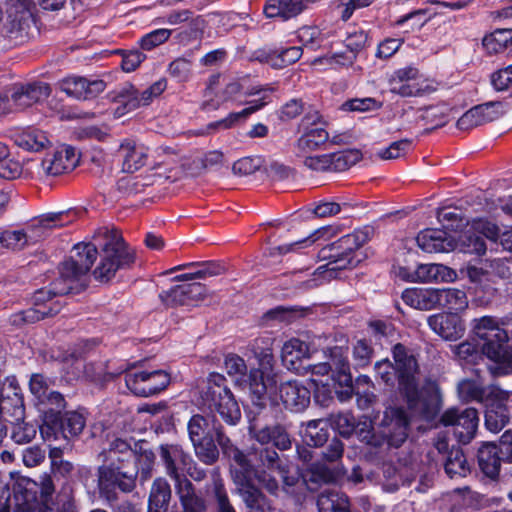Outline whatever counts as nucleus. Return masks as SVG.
<instances>
[{
    "label": "nucleus",
    "mask_w": 512,
    "mask_h": 512,
    "mask_svg": "<svg viewBox=\"0 0 512 512\" xmlns=\"http://www.w3.org/2000/svg\"><path fill=\"white\" fill-rule=\"evenodd\" d=\"M246 381L250 391L258 398H261L270 388V384L264 380L263 372L258 369H252Z\"/></svg>",
    "instance_id": "obj_63"
},
{
    "label": "nucleus",
    "mask_w": 512,
    "mask_h": 512,
    "mask_svg": "<svg viewBox=\"0 0 512 512\" xmlns=\"http://www.w3.org/2000/svg\"><path fill=\"white\" fill-rule=\"evenodd\" d=\"M14 498L21 512H32L38 505L36 483L23 479L13 489Z\"/></svg>",
    "instance_id": "obj_38"
},
{
    "label": "nucleus",
    "mask_w": 512,
    "mask_h": 512,
    "mask_svg": "<svg viewBox=\"0 0 512 512\" xmlns=\"http://www.w3.org/2000/svg\"><path fill=\"white\" fill-rule=\"evenodd\" d=\"M171 497L170 485L164 478H157L152 485L149 496V512L165 509Z\"/></svg>",
    "instance_id": "obj_47"
},
{
    "label": "nucleus",
    "mask_w": 512,
    "mask_h": 512,
    "mask_svg": "<svg viewBox=\"0 0 512 512\" xmlns=\"http://www.w3.org/2000/svg\"><path fill=\"white\" fill-rule=\"evenodd\" d=\"M331 155V171L341 172L349 169L358 163L362 158V153L358 149H348Z\"/></svg>",
    "instance_id": "obj_52"
},
{
    "label": "nucleus",
    "mask_w": 512,
    "mask_h": 512,
    "mask_svg": "<svg viewBox=\"0 0 512 512\" xmlns=\"http://www.w3.org/2000/svg\"><path fill=\"white\" fill-rule=\"evenodd\" d=\"M458 392L465 401H482L485 395L482 385L469 379L462 380L458 384Z\"/></svg>",
    "instance_id": "obj_58"
},
{
    "label": "nucleus",
    "mask_w": 512,
    "mask_h": 512,
    "mask_svg": "<svg viewBox=\"0 0 512 512\" xmlns=\"http://www.w3.org/2000/svg\"><path fill=\"white\" fill-rule=\"evenodd\" d=\"M390 91L402 97L418 96L422 92L419 71L413 66L400 68L389 78Z\"/></svg>",
    "instance_id": "obj_26"
},
{
    "label": "nucleus",
    "mask_w": 512,
    "mask_h": 512,
    "mask_svg": "<svg viewBox=\"0 0 512 512\" xmlns=\"http://www.w3.org/2000/svg\"><path fill=\"white\" fill-rule=\"evenodd\" d=\"M79 162V156L74 148L63 146L60 149L48 153L35 164V172L38 177L59 176L72 171Z\"/></svg>",
    "instance_id": "obj_13"
},
{
    "label": "nucleus",
    "mask_w": 512,
    "mask_h": 512,
    "mask_svg": "<svg viewBox=\"0 0 512 512\" xmlns=\"http://www.w3.org/2000/svg\"><path fill=\"white\" fill-rule=\"evenodd\" d=\"M418 246L427 253L448 252L453 249V241L448 239L447 233L438 229H425L417 237Z\"/></svg>",
    "instance_id": "obj_29"
},
{
    "label": "nucleus",
    "mask_w": 512,
    "mask_h": 512,
    "mask_svg": "<svg viewBox=\"0 0 512 512\" xmlns=\"http://www.w3.org/2000/svg\"><path fill=\"white\" fill-rule=\"evenodd\" d=\"M302 56L301 47H289L283 50H271L268 53L260 52L257 59L267 62L273 68L280 69L298 61Z\"/></svg>",
    "instance_id": "obj_39"
},
{
    "label": "nucleus",
    "mask_w": 512,
    "mask_h": 512,
    "mask_svg": "<svg viewBox=\"0 0 512 512\" xmlns=\"http://www.w3.org/2000/svg\"><path fill=\"white\" fill-rule=\"evenodd\" d=\"M8 386L12 390L13 396L7 394V398L4 401V407L7 411V415L12 418L11 423L13 426L11 438L17 444L29 443L36 436V426L24 421V399L17 379L9 378Z\"/></svg>",
    "instance_id": "obj_9"
},
{
    "label": "nucleus",
    "mask_w": 512,
    "mask_h": 512,
    "mask_svg": "<svg viewBox=\"0 0 512 512\" xmlns=\"http://www.w3.org/2000/svg\"><path fill=\"white\" fill-rule=\"evenodd\" d=\"M115 155L122 164L123 172L134 173L146 164L148 148L134 139L126 138L120 142Z\"/></svg>",
    "instance_id": "obj_21"
},
{
    "label": "nucleus",
    "mask_w": 512,
    "mask_h": 512,
    "mask_svg": "<svg viewBox=\"0 0 512 512\" xmlns=\"http://www.w3.org/2000/svg\"><path fill=\"white\" fill-rule=\"evenodd\" d=\"M368 240L369 231L359 229L323 247L318 255L321 260L328 262L318 267L311 275L328 279L337 270L355 267L360 262L356 251Z\"/></svg>",
    "instance_id": "obj_3"
},
{
    "label": "nucleus",
    "mask_w": 512,
    "mask_h": 512,
    "mask_svg": "<svg viewBox=\"0 0 512 512\" xmlns=\"http://www.w3.org/2000/svg\"><path fill=\"white\" fill-rule=\"evenodd\" d=\"M512 42V29H497L483 39V46L489 53H498Z\"/></svg>",
    "instance_id": "obj_53"
},
{
    "label": "nucleus",
    "mask_w": 512,
    "mask_h": 512,
    "mask_svg": "<svg viewBox=\"0 0 512 512\" xmlns=\"http://www.w3.org/2000/svg\"><path fill=\"white\" fill-rule=\"evenodd\" d=\"M51 89L48 84L38 83L20 87L11 95V100L0 96V115L16 110H23L49 97Z\"/></svg>",
    "instance_id": "obj_15"
},
{
    "label": "nucleus",
    "mask_w": 512,
    "mask_h": 512,
    "mask_svg": "<svg viewBox=\"0 0 512 512\" xmlns=\"http://www.w3.org/2000/svg\"><path fill=\"white\" fill-rule=\"evenodd\" d=\"M503 458L498 451V446L493 443H485L478 450V464L481 471L489 478H496L500 472Z\"/></svg>",
    "instance_id": "obj_35"
},
{
    "label": "nucleus",
    "mask_w": 512,
    "mask_h": 512,
    "mask_svg": "<svg viewBox=\"0 0 512 512\" xmlns=\"http://www.w3.org/2000/svg\"><path fill=\"white\" fill-rule=\"evenodd\" d=\"M305 7L302 0H269L264 13L268 18L287 20L299 15Z\"/></svg>",
    "instance_id": "obj_36"
},
{
    "label": "nucleus",
    "mask_w": 512,
    "mask_h": 512,
    "mask_svg": "<svg viewBox=\"0 0 512 512\" xmlns=\"http://www.w3.org/2000/svg\"><path fill=\"white\" fill-rule=\"evenodd\" d=\"M398 275L410 282H449L456 278V272L442 264H420L408 273L405 268H400Z\"/></svg>",
    "instance_id": "obj_23"
},
{
    "label": "nucleus",
    "mask_w": 512,
    "mask_h": 512,
    "mask_svg": "<svg viewBox=\"0 0 512 512\" xmlns=\"http://www.w3.org/2000/svg\"><path fill=\"white\" fill-rule=\"evenodd\" d=\"M409 421L400 408H388L380 423V434L389 446H401L408 436Z\"/></svg>",
    "instance_id": "obj_18"
},
{
    "label": "nucleus",
    "mask_w": 512,
    "mask_h": 512,
    "mask_svg": "<svg viewBox=\"0 0 512 512\" xmlns=\"http://www.w3.org/2000/svg\"><path fill=\"white\" fill-rule=\"evenodd\" d=\"M265 105V102H263V99L253 101L250 103V105L243 110L239 112H232L227 117L211 122L208 124L207 129L208 130H226L234 127L235 125L245 122L247 118L253 114L254 112L258 111Z\"/></svg>",
    "instance_id": "obj_41"
},
{
    "label": "nucleus",
    "mask_w": 512,
    "mask_h": 512,
    "mask_svg": "<svg viewBox=\"0 0 512 512\" xmlns=\"http://www.w3.org/2000/svg\"><path fill=\"white\" fill-rule=\"evenodd\" d=\"M188 434L193 444H199L206 439L216 440L223 454L231 461H243V452L223 433L221 424L214 416H192L188 422Z\"/></svg>",
    "instance_id": "obj_8"
},
{
    "label": "nucleus",
    "mask_w": 512,
    "mask_h": 512,
    "mask_svg": "<svg viewBox=\"0 0 512 512\" xmlns=\"http://www.w3.org/2000/svg\"><path fill=\"white\" fill-rule=\"evenodd\" d=\"M73 250L74 255L62 264L60 270L62 277L71 285L90 270L98 254L96 245L92 243H78Z\"/></svg>",
    "instance_id": "obj_12"
},
{
    "label": "nucleus",
    "mask_w": 512,
    "mask_h": 512,
    "mask_svg": "<svg viewBox=\"0 0 512 512\" xmlns=\"http://www.w3.org/2000/svg\"><path fill=\"white\" fill-rule=\"evenodd\" d=\"M441 423L445 426H452L453 433L461 443H469L475 436L479 418L474 408L458 410L448 409L441 416Z\"/></svg>",
    "instance_id": "obj_14"
},
{
    "label": "nucleus",
    "mask_w": 512,
    "mask_h": 512,
    "mask_svg": "<svg viewBox=\"0 0 512 512\" xmlns=\"http://www.w3.org/2000/svg\"><path fill=\"white\" fill-rule=\"evenodd\" d=\"M135 458L131 444L122 438H115L109 443V447L104 449L99 455L98 460L102 463L122 464Z\"/></svg>",
    "instance_id": "obj_33"
},
{
    "label": "nucleus",
    "mask_w": 512,
    "mask_h": 512,
    "mask_svg": "<svg viewBox=\"0 0 512 512\" xmlns=\"http://www.w3.org/2000/svg\"><path fill=\"white\" fill-rule=\"evenodd\" d=\"M137 473L122 471V466L103 463L98 468V487L100 493L107 499L114 498V491L118 487L123 492H130L135 487Z\"/></svg>",
    "instance_id": "obj_11"
},
{
    "label": "nucleus",
    "mask_w": 512,
    "mask_h": 512,
    "mask_svg": "<svg viewBox=\"0 0 512 512\" xmlns=\"http://www.w3.org/2000/svg\"><path fill=\"white\" fill-rule=\"evenodd\" d=\"M98 235L103 236L104 244L101 261L93 274L97 280L108 281L115 276L118 269L130 266L135 256L118 231L101 229Z\"/></svg>",
    "instance_id": "obj_5"
},
{
    "label": "nucleus",
    "mask_w": 512,
    "mask_h": 512,
    "mask_svg": "<svg viewBox=\"0 0 512 512\" xmlns=\"http://www.w3.org/2000/svg\"><path fill=\"white\" fill-rule=\"evenodd\" d=\"M468 307L465 291L457 288L438 289V308L448 309L450 313L464 311Z\"/></svg>",
    "instance_id": "obj_40"
},
{
    "label": "nucleus",
    "mask_w": 512,
    "mask_h": 512,
    "mask_svg": "<svg viewBox=\"0 0 512 512\" xmlns=\"http://www.w3.org/2000/svg\"><path fill=\"white\" fill-rule=\"evenodd\" d=\"M329 140V133L321 126H314L307 129L297 140L296 148L298 156L321 148Z\"/></svg>",
    "instance_id": "obj_37"
},
{
    "label": "nucleus",
    "mask_w": 512,
    "mask_h": 512,
    "mask_svg": "<svg viewBox=\"0 0 512 512\" xmlns=\"http://www.w3.org/2000/svg\"><path fill=\"white\" fill-rule=\"evenodd\" d=\"M85 425L86 419L83 414L76 411L67 412L60 419L61 436L65 439L77 437L81 434Z\"/></svg>",
    "instance_id": "obj_50"
},
{
    "label": "nucleus",
    "mask_w": 512,
    "mask_h": 512,
    "mask_svg": "<svg viewBox=\"0 0 512 512\" xmlns=\"http://www.w3.org/2000/svg\"><path fill=\"white\" fill-rule=\"evenodd\" d=\"M76 364L78 367L82 366L84 369V375L93 381L107 380L108 378L116 377V376L120 375L121 373H123V370H119V371L113 372V373H106L105 366L103 363L84 364V363H82L81 360L77 359Z\"/></svg>",
    "instance_id": "obj_60"
},
{
    "label": "nucleus",
    "mask_w": 512,
    "mask_h": 512,
    "mask_svg": "<svg viewBox=\"0 0 512 512\" xmlns=\"http://www.w3.org/2000/svg\"><path fill=\"white\" fill-rule=\"evenodd\" d=\"M257 455L264 467H267L269 470H276L280 474L284 487H292L296 484L297 478L287 475V469L274 449L262 448L258 451Z\"/></svg>",
    "instance_id": "obj_42"
},
{
    "label": "nucleus",
    "mask_w": 512,
    "mask_h": 512,
    "mask_svg": "<svg viewBox=\"0 0 512 512\" xmlns=\"http://www.w3.org/2000/svg\"><path fill=\"white\" fill-rule=\"evenodd\" d=\"M258 451L256 452V456ZM259 463L256 466L252 465V475L258 481V483L271 495L276 496L279 491L278 481L271 475V472L274 470H269L267 467H264L259 460Z\"/></svg>",
    "instance_id": "obj_54"
},
{
    "label": "nucleus",
    "mask_w": 512,
    "mask_h": 512,
    "mask_svg": "<svg viewBox=\"0 0 512 512\" xmlns=\"http://www.w3.org/2000/svg\"><path fill=\"white\" fill-rule=\"evenodd\" d=\"M412 145L410 139H402L390 144L389 147L379 151L378 155L384 160L397 159L403 156Z\"/></svg>",
    "instance_id": "obj_62"
},
{
    "label": "nucleus",
    "mask_w": 512,
    "mask_h": 512,
    "mask_svg": "<svg viewBox=\"0 0 512 512\" xmlns=\"http://www.w3.org/2000/svg\"><path fill=\"white\" fill-rule=\"evenodd\" d=\"M327 233V229L322 227L313 231L309 236L298 241H294L288 244L279 245L270 249V255H285L292 252H299L313 245L317 240L322 238Z\"/></svg>",
    "instance_id": "obj_48"
},
{
    "label": "nucleus",
    "mask_w": 512,
    "mask_h": 512,
    "mask_svg": "<svg viewBox=\"0 0 512 512\" xmlns=\"http://www.w3.org/2000/svg\"><path fill=\"white\" fill-rule=\"evenodd\" d=\"M510 415L507 407L500 402L491 403L485 413V426L493 432L498 433L509 422Z\"/></svg>",
    "instance_id": "obj_45"
},
{
    "label": "nucleus",
    "mask_w": 512,
    "mask_h": 512,
    "mask_svg": "<svg viewBox=\"0 0 512 512\" xmlns=\"http://www.w3.org/2000/svg\"><path fill=\"white\" fill-rule=\"evenodd\" d=\"M74 286L68 283L60 274V277L50 284L49 287L37 290L32 297L33 307L17 312L10 317L12 325L20 326L26 323H35L45 317L56 315L61 310L59 302H48L53 297L66 295L73 290Z\"/></svg>",
    "instance_id": "obj_4"
},
{
    "label": "nucleus",
    "mask_w": 512,
    "mask_h": 512,
    "mask_svg": "<svg viewBox=\"0 0 512 512\" xmlns=\"http://www.w3.org/2000/svg\"><path fill=\"white\" fill-rule=\"evenodd\" d=\"M301 435L308 446L320 447L328 440V424L322 419L310 420L301 430Z\"/></svg>",
    "instance_id": "obj_43"
},
{
    "label": "nucleus",
    "mask_w": 512,
    "mask_h": 512,
    "mask_svg": "<svg viewBox=\"0 0 512 512\" xmlns=\"http://www.w3.org/2000/svg\"><path fill=\"white\" fill-rule=\"evenodd\" d=\"M214 497L217 503V512H236L220 479L214 481Z\"/></svg>",
    "instance_id": "obj_64"
},
{
    "label": "nucleus",
    "mask_w": 512,
    "mask_h": 512,
    "mask_svg": "<svg viewBox=\"0 0 512 512\" xmlns=\"http://www.w3.org/2000/svg\"><path fill=\"white\" fill-rule=\"evenodd\" d=\"M351 205L348 202L320 201L315 204L313 213L320 218L335 216L339 213H348Z\"/></svg>",
    "instance_id": "obj_55"
},
{
    "label": "nucleus",
    "mask_w": 512,
    "mask_h": 512,
    "mask_svg": "<svg viewBox=\"0 0 512 512\" xmlns=\"http://www.w3.org/2000/svg\"><path fill=\"white\" fill-rule=\"evenodd\" d=\"M499 236L498 227L486 220H474L468 230L460 236V244L465 253L483 255L486 252L484 238L496 241Z\"/></svg>",
    "instance_id": "obj_16"
},
{
    "label": "nucleus",
    "mask_w": 512,
    "mask_h": 512,
    "mask_svg": "<svg viewBox=\"0 0 512 512\" xmlns=\"http://www.w3.org/2000/svg\"><path fill=\"white\" fill-rule=\"evenodd\" d=\"M224 367L227 374L234 377L237 383L246 377L247 366L240 356L236 354H228L224 360Z\"/></svg>",
    "instance_id": "obj_59"
},
{
    "label": "nucleus",
    "mask_w": 512,
    "mask_h": 512,
    "mask_svg": "<svg viewBox=\"0 0 512 512\" xmlns=\"http://www.w3.org/2000/svg\"><path fill=\"white\" fill-rule=\"evenodd\" d=\"M402 300L418 310L436 309L438 308V289L408 288L403 291Z\"/></svg>",
    "instance_id": "obj_31"
},
{
    "label": "nucleus",
    "mask_w": 512,
    "mask_h": 512,
    "mask_svg": "<svg viewBox=\"0 0 512 512\" xmlns=\"http://www.w3.org/2000/svg\"><path fill=\"white\" fill-rule=\"evenodd\" d=\"M284 406L295 412L304 410L310 403V391L297 381H287L279 387Z\"/></svg>",
    "instance_id": "obj_27"
},
{
    "label": "nucleus",
    "mask_w": 512,
    "mask_h": 512,
    "mask_svg": "<svg viewBox=\"0 0 512 512\" xmlns=\"http://www.w3.org/2000/svg\"><path fill=\"white\" fill-rule=\"evenodd\" d=\"M332 355V370L334 369L338 373L339 382L341 384H347L351 382L352 376L350 374V365L346 357L342 355V350L339 347H335L331 351Z\"/></svg>",
    "instance_id": "obj_56"
},
{
    "label": "nucleus",
    "mask_w": 512,
    "mask_h": 512,
    "mask_svg": "<svg viewBox=\"0 0 512 512\" xmlns=\"http://www.w3.org/2000/svg\"><path fill=\"white\" fill-rule=\"evenodd\" d=\"M319 512H350L348 498L336 491H323L318 497Z\"/></svg>",
    "instance_id": "obj_46"
},
{
    "label": "nucleus",
    "mask_w": 512,
    "mask_h": 512,
    "mask_svg": "<svg viewBox=\"0 0 512 512\" xmlns=\"http://www.w3.org/2000/svg\"><path fill=\"white\" fill-rule=\"evenodd\" d=\"M206 287L201 283H186L177 285L163 292L160 297L169 306H195L205 299Z\"/></svg>",
    "instance_id": "obj_20"
},
{
    "label": "nucleus",
    "mask_w": 512,
    "mask_h": 512,
    "mask_svg": "<svg viewBox=\"0 0 512 512\" xmlns=\"http://www.w3.org/2000/svg\"><path fill=\"white\" fill-rule=\"evenodd\" d=\"M67 214L64 212L47 213L37 218L24 231L26 234L32 233L34 238H28L29 244L36 243L46 237L48 232L54 228L62 227L68 223L65 220Z\"/></svg>",
    "instance_id": "obj_28"
},
{
    "label": "nucleus",
    "mask_w": 512,
    "mask_h": 512,
    "mask_svg": "<svg viewBox=\"0 0 512 512\" xmlns=\"http://www.w3.org/2000/svg\"><path fill=\"white\" fill-rule=\"evenodd\" d=\"M231 477L235 493L241 498L246 508L255 512H272V505L262 490L252 480V464L243 453V461H233Z\"/></svg>",
    "instance_id": "obj_6"
},
{
    "label": "nucleus",
    "mask_w": 512,
    "mask_h": 512,
    "mask_svg": "<svg viewBox=\"0 0 512 512\" xmlns=\"http://www.w3.org/2000/svg\"><path fill=\"white\" fill-rule=\"evenodd\" d=\"M332 425L344 437H349L354 432L361 440L372 443L371 426L367 422L356 425L355 418L349 413H341L332 416Z\"/></svg>",
    "instance_id": "obj_30"
},
{
    "label": "nucleus",
    "mask_w": 512,
    "mask_h": 512,
    "mask_svg": "<svg viewBox=\"0 0 512 512\" xmlns=\"http://www.w3.org/2000/svg\"><path fill=\"white\" fill-rule=\"evenodd\" d=\"M167 87V81L160 79L154 82L147 89L138 92L133 86H128L119 94V102L127 112L133 111L141 106L149 105L155 98L160 96Z\"/></svg>",
    "instance_id": "obj_22"
},
{
    "label": "nucleus",
    "mask_w": 512,
    "mask_h": 512,
    "mask_svg": "<svg viewBox=\"0 0 512 512\" xmlns=\"http://www.w3.org/2000/svg\"><path fill=\"white\" fill-rule=\"evenodd\" d=\"M176 494L179 497L183 512H204L206 509L204 499L198 495L191 481L183 478L175 483Z\"/></svg>",
    "instance_id": "obj_34"
},
{
    "label": "nucleus",
    "mask_w": 512,
    "mask_h": 512,
    "mask_svg": "<svg viewBox=\"0 0 512 512\" xmlns=\"http://www.w3.org/2000/svg\"><path fill=\"white\" fill-rule=\"evenodd\" d=\"M127 388L135 395L149 397L164 390L170 383V376L164 370L126 372Z\"/></svg>",
    "instance_id": "obj_10"
},
{
    "label": "nucleus",
    "mask_w": 512,
    "mask_h": 512,
    "mask_svg": "<svg viewBox=\"0 0 512 512\" xmlns=\"http://www.w3.org/2000/svg\"><path fill=\"white\" fill-rule=\"evenodd\" d=\"M199 459L205 464L211 465L216 462L219 456L214 440L206 439L199 444H193Z\"/></svg>",
    "instance_id": "obj_61"
},
{
    "label": "nucleus",
    "mask_w": 512,
    "mask_h": 512,
    "mask_svg": "<svg viewBox=\"0 0 512 512\" xmlns=\"http://www.w3.org/2000/svg\"><path fill=\"white\" fill-rule=\"evenodd\" d=\"M309 355L308 345L296 338L286 341L282 347L281 359L283 365L291 371L299 373L303 368L301 362Z\"/></svg>",
    "instance_id": "obj_32"
},
{
    "label": "nucleus",
    "mask_w": 512,
    "mask_h": 512,
    "mask_svg": "<svg viewBox=\"0 0 512 512\" xmlns=\"http://www.w3.org/2000/svg\"><path fill=\"white\" fill-rule=\"evenodd\" d=\"M431 330L447 341L460 339L465 332V324L457 313H437L427 318Z\"/></svg>",
    "instance_id": "obj_24"
},
{
    "label": "nucleus",
    "mask_w": 512,
    "mask_h": 512,
    "mask_svg": "<svg viewBox=\"0 0 512 512\" xmlns=\"http://www.w3.org/2000/svg\"><path fill=\"white\" fill-rule=\"evenodd\" d=\"M17 146L28 151H40L50 145V140L44 131L28 129L15 136Z\"/></svg>",
    "instance_id": "obj_44"
},
{
    "label": "nucleus",
    "mask_w": 512,
    "mask_h": 512,
    "mask_svg": "<svg viewBox=\"0 0 512 512\" xmlns=\"http://www.w3.org/2000/svg\"><path fill=\"white\" fill-rule=\"evenodd\" d=\"M28 238H34V235L26 234L24 230H4L0 232V245L2 248L18 251L30 245Z\"/></svg>",
    "instance_id": "obj_51"
},
{
    "label": "nucleus",
    "mask_w": 512,
    "mask_h": 512,
    "mask_svg": "<svg viewBox=\"0 0 512 512\" xmlns=\"http://www.w3.org/2000/svg\"><path fill=\"white\" fill-rule=\"evenodd\" d=\"M508 110L505 103L491 101L477 105L465 112L457 121L460 130L468 131L475 127L495 121L502 117Z\"/></svg>",
    "instance_id": "obj_17"
},
{
    "label": "nucleus",
    "mask_w": 512,
    "mask_h": 512,
    "mask_svg": "<svg viewBox=\"0 0 512 512\" xmlns=\"http://www.w3.org/2000/svg\"><path fill=\"white\" fill-rule=\"evenodd\" d=\"M103 80H88L85 77L69 76L59 82V88L68 96L76 99H90L105 90Z\"/></svg>",
    "instance_id": "obj_25"
},
{
    "label": "nucleus",
    "mask_w": 512,
    "mask_h": 512,
    "mask_svg": "<svg viewBox=\"0 0 512 512\" xmlns=\"http://www.w3.org/2000/svg\"><path fill=\"white\" fill-rule=\"evenodd\" d=\"M395 366L383 359L375 363L376 376L386 385L393 386L398 380L399 389L405 396L409 409L415 416L432 419L440 407L439 389L435 382L427 381L418 389L416 374L418 365L414 356L407 353L402 344H396L392 350Z\"/></svg>",
    "instance_id": "obj_1"
},
{
    "label": "nucleus",
    "mask_w": 512,
    "mask_h": 512,
    "mask_svg": "<svg viewBox=\"0 0 512 512\" xmlns=\"http://www.w3.org/2000/svg\"><path fill=\"white\" fill-rule=\"evenodd\" d=\"M202 398L204 403L210 409H215L228 424L234 425L240 420V408L222 374L214 372L208 376L202 390Z\"/></svg>",
    "instance_id": "obj_7"
},
{
    "label": "nucleus",
    "mask_w": 512,
    "mask_h": 512,
    "mask_svg": "<svg viewBox=\"0 0 512 512\" xmlns=\"http://www.w3.org/2000/svg\"><path fill=\"white\" fill-rule=\"evenodd\" d=\"M505 324L504 319L488 315L473 320L475 335L484 341L482 353L493 362L489 366L493 376L512 374V348L507 346L509 337L502 328Z\"/></svg>",
    "instance_id": "obj_2"
},
{
    "label": "nucleus",
    "mask_w": 512,
    "mask_h": 512,
    "mask_svg": "<svg viewBox=\"0 0 512 512\" xmlns=\"http://www.w3.org/2000/svg\"><path fill=\"white\" fill-rule=\"evenodd\" d=\"M297 37L303 46L313 50L320 47L322 42L327 39V37L314 26H304L300 28L297 32Z\"/></svg>",
    "instance_id": "obj_57"
},
{
    "label": "nucleus",
    "mask_w": 512,
    "mask_h": 512,
    "mask_svg": "<svg viewBox=\"0 0 512 512\" xmlns=\"http://www.w3.org/2000/svg\"><path fill=\"white\" fill-rule=\"evenodd\" d=\"M444 468L450 478L465 477L470 472L466 457L460 448L450 450Z\"/></svg>",
    "instance_id": "obj_49"
},
{
    "label": "nucleus",
    "mask_w": 512,
    "mask_h": 512,
    "mask_svg": "<svg viewBox=\"0 0 512 512\" xmlns=\"http://www.w3.org/2000/svg\"><path fill=\"white\" fill-rule=\"evenodd\" d=\"M159 454L166 473L175 480V483L186 478L185 473H190L192 459L181 446L176 444L161 445Z\"/></svg>",
    "instance_id": "obj_19"
}]
</instances>
